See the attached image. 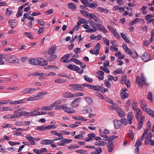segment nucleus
<instances>
[{
	"label": "nucleus",
	"mask_w": 154,
	"mask_h": 154,
	"mask_svg": "<svg viewBox=\"0 0 154 154\" xmlns=\"http://www.w3.org/2000/svg\"><path fill=\"white\" fill-rule=\"evenodd\" d=\"M82 98L78 97L73 100L71 103V106L73 108H76L78 107L81 102Z\"/></svg>",
	"instance_id": "7"
},
{
	"label": "nucleus",
	"mask_w": 154,
	"mask_h": 154,
	"mask_svg": "<svg viewBox=\"0 0 154 154\" xmlns=\"http://www.w3.org/2000/svg\"><path fill=\"white\" fill-rule=\"evenodd\" d=\"M118 137L116 135H112L111 136H109L107 137V138L106 139H104V140L107 141L108 142H109L110 141H112V140L114 139H115Z\"/></svg>",
	"instance_id": "27"
},
{
	"label": "nucleus",
	"mask_w": 154,
	"mask_h": 154,
	"mask_svg": "<svg viewBox=\"0 0 154 154\" xmlns=\"http://www.w3.org/2000/svg\"><path fill=\"white\" fill-rule=\"evenodd\" d=\"M89 24L93 28H91L90 26L87 24H83L82 26L84 28L87 29L85 31L86 32L89 33L94 32L97 30H98V29L100 27L101 24H97L92 20L90 21Z\"/></svg>",
	"instance_id": "1"
},
{
	"label": "nucleus",
	"mask_w": 154,
	"mask_h": 154,
	"mask_svg": "<svg viewBox=\"0 0 154 154\" xmlns=\"http://www.w3.org/2000/svg\"><path fill=\"white\" fill-rule=\"evenodd\" d=\"M105 86L108 88L110 87V83L109 81L108 80H105L104 83Z\"/></svg>",
	"instance_id": "61"
},
{
	"label": "nucleus",
	"mask_w": 154,
	"mask_h": 154,
	"mask_svg": "<svg viewBox=\"0 0 154 154\" xmlns=\"http://www.w3.org/2000/svg\"><path fill=\"white\" fill-rule=\"evenodd\" d=\"M118 110V111H116L119 113L118 116L121 117L124 116L125 115L124 112L120 108H119V110Z\"/></svg>",
	"instance_id": "24"
},
{
	"label": "nucleus",
	"mask_w": 154,
	"mask_h": 154,
	"mask_svg": "<svg viewBox=\"0 0 154 154\" xmlns=\"http://www.w3.org/2000/svg\"><path fill=\"white\" fill-rule=\"evenodd\" d=\"M51 140L50 139H44L40 141V143L43 145H50L52 143Z\"/></svg>",
	"instance_id": "18"
},
{
	"label": "nucleus",
	"mask_w": 154,
	"mask_h": 154,
	"mask_svg": "<svg viewBox=\"0 0 154 154\" xmlns=\"http://www.w3.org/2000/svg\"><path fill=\"white\" fill-rule=\"evenodd\" d=\"M38 100L39 98L37 96V95L35 97H32L28 98L27 99V101H34L36 100Z\"/></svg>",
	"instance_id": "34"
},
{
	"label": "nucleus",
	"mask_w": 154,
	"mask_h": 154,
	"mask_svg": "<svg viewBox=\"0 0 154 154\" xmlns=\"http://www.w3.org/2000/svg\"><path fill=\"white\" fill-rule=\"evenodd\" d=\"M98 30L99 31H102L104 33H106L107 32L106 29L102 24L100 25V27L98 28Z\"/></svg>",
	"instance_id": "25"
},
{
	"label": "nucleus",
	"mask_w": 154,
	"mask_h": 154,
	"mask_svg": "<svg viewBox=\"0 0 154 154\" xmlns=\"http://www.w3.org/2000/svg\"><path fill=\"white\" fill-rule=\"evenodd\" d=\"M62 96L64 98H70L74 97V94L67 92L63 94Z\"/></svg>",
	"instance_id": "10"
},
{
	"label": "nucleus",
	"mask_w": 154,
	"mask_h": 154,
	"mask_svg": "<svg viewBox=\"0 0 154 154\" xmlns=\"http://www.w3.org/2000/svg\"><path fill=\"white\" fill-rule=\"evenodd\" d=\"M83 87L82 84H77V91H82L83 90Z\"/></svg>",
	"instance_id": "54"
},
{
	"label": "nucleus",
	"mask_w": 154,
	"mask_h": 154,
	"mask_svg": "<svg viewBox=\"0 0 154 154\" xmlns=\"http://www.w3.org/2000/svg\"><path fill=\"white\" fill-rule=\"evenodd\" d=\"M76 152L80 153L82 154H88V152L86 150L81 149L76 150Z\"/></svg>",
	"instance_id": "42"
},
{
	"label": "nucleus",
	"mask_w": 154,
	"mask_h": 154,
	"mask_svg": "<svg viewBox=\"0 0 154 154\" xmlns=\"http://www.w3.org/2000/svg\"><path fill=\"white\" fill-rule=\"evenodd\" d=\"M31 75L33 76L39 75L40 76V78L43 77L44 74L42 73H39L38 72H37L32 73Z\"/></svg>",
	"instance_id": "36"
},
{
	"label": "nucleus",
	"mask_w": 154,
	"mask_h": 154,
	"mask_svg": "<svg viewBox=\"0 0 154 154\" xmlns=\"http://www.w3.org/2000/svg\"><path fill=\"white\" fill-rule=\"evenodd\" d=\"M129 124L131 125L132 123V121L133 119V116L132 112L128 113L127 116Z\"/></svg>",
	"instance_id": "14"
},
{
	"label": "nucleus",
	"mask_w": 154,
	"mask_h": 154,
	"mask_svg": "<svg viewBox=\"0 0 154 154\" xmlns=\"http://www.w3.org/2000/svg\"><path fill=\"white\" fill-rule=\"evenodd\" d=\"M69 61H70V62H73L78 65H79V64H81L82 63V62H81L79 60L74 58H71L69 60Z\"/></svg>",
	"instance_id": "31"
},
{
	"label": "nucleus",
	"mask_w": 154,
	"mask_h": 154,
	"mask_svg": "<svg viewBox=\"0 0 154 154\" xmlns=\"http://www.w3.org/2000/svg\"><path fill=\"white\" fill-rule=\"evenodd\" d=\"M149 100L151 102H152V94L151 92H149L147 95Z\"/></svg>",
	"instance_id": "60"
},
{
	"label": "nucleus",
	"mask_w": 154,
	"mask_h": 154,
	"mask_svg": "<svg viewBox=\"0 0 154 154\" xmlns=\"http://www.w3.org/2000/svg\"><path fill=\"white\" fill-rule=\"evenodd\" d=\"M101 129H100V135L102 137H104V138H107V137L106 135V134L105 133H104V132H101Z\"/></svg>",
	"instance_id": "58"
},
{
	"label": "nucleus",
	"mask_w": 154,
	"mask_h": 154,
	"mask_svg": "<svg viewBox=\"0 0 154 154\" xmlns=\"http://www.w3.org/2000/svg\"><path fill=\"white\" fill-rule=\"evenodd\" d=\"M61 60L63 63H66L70 62L69 60H67V59L65 55L62 57Z\"/></svg>",
	"instance_id": "59"
},
{
	"label": "nucleus",
	"mask_w": 154,
	"mask_h": 154,
	"mask_svg": "<svg viewBox=\"0 0 154 154\" xmlns=\"http://www.w3.org/2000/svg\"><path fill=\"white\" fill-rule=\"evenodd\" d=\"M89 17L91 19H93L97 22H100L101 20L95 15L93 14H90Z\"/></svg>",
	"instance_id": "17"
},
{
	"label": "nucleus",
	"mask_w": 154,
	"mask_h": 154,
	"mask_svg": "<svg viewBox=\"0 0 154 154\" xmlns=\"http://www.w3.org/2000/svg\"><path fill=\"white\" fill-rule=\"evenodd\" d=\"M12 11L10 8H7L6 10V14L8 16H10L12 14Z\"/></svg>",
	"instance_id": "51"
},
{
	"label": "nucleus",
	"mask_w": 154,
	"mask_h": 154,
	"mask_svg": "<svg viewBox=\"0 0 154 154\" xmlns=\"http://www.w3.org/2000/svg\"><path fill=\"white\" fill-rule=\"evenodd\" d=\"M5 57L10 63H18L19 62L18 59L13 55L7 54L5 55Z\"/></svg>",
	"instance_id": "5"
},
{
	"label": "nucleus",
	"mask_w": 154,
	"mask_h": 154,
	"mask_svg": "<svg viewBox=\"0 0 154 154\" xmlns=\"http://www.w3.org/2000/svg\"><path fill=\"white\" fill-rule=\"evenodd\" d=\"M113 122L116 128L118 129L120 127L122 124L120 120L117 119L115 120H114Z\"/></svg>",
	"instance_id": "16"
},
{
	"label": "nucleus",
	"mask_w": 154,
	"mask_h": 154,
	"mask_svg": "<svg viewBox=\"0 0 154 154\" xmlns=\"http://www.w3.org/2000/svg\"><path fill=\"white\" fill-rule=\"evenodd\" d=\"M80 12L85 17H89L90 14L85 10H80Z\"/></svg>",
	"instance_id": "40"
},
{
	"label": "nucleus",
	"mask_w": 154,
	"mask_h": 154,
	"mask_svg": "<svg viewBox=\"0 0 154 154\" xmlns=\"http://www.w3.org/2000/svg\"><path fill=\"white\" fill-rule=\"evenodd\" d=\"M41 60L36 58H30L28 60L29 63L33 65L38 66H45L47 64V62L43 58H40Z\"/></svg>",
	"instance_id": "2"
},
{
	"label": "nucleus",
	"mask_w": 154,
	"mask_h": 154,
	"mask_svg": "<svg viewBox=\"0 0 154 154\" xmlns=\"http://www.w3.org/2000/svg\"><path fill=\"white\" fill-rule=\"evenodd\" d=\"M107 28L110 31H111L112 33H113L115 31L116 29H114L113 27L110 25H108L107 26Z\"/></svg>",
	"instance_id": "62"
},
{
	"label": "nucleus",
	"mask_w": 154,
	"mask_h": 154,
	"mask_svg": "<svg viewBox=\"0 0 154 154\" xmlns=\"http://www.w3.org/2000/svg\"><path fill=\"white\" fill-rule=\"evenodd\" d=\"M45 69H58L59 68L58 67L52 65L48 66L45 68Z\"/></svg>",
	"instance_id": "35"
},
{
	"label": "nucleus",
	"mask_w": 154,
	"mask_h": 154,
	"mask_svg": "<svg viewBox=\"0 0 154 154\" xmlns=\"http://www.w3.org/2000/svg\"><path fill=\"white\" fill-rule=\"evenodd\" d=\"M97 4L95 2H93L92 3L89 4V5H88V7L89 8H91L93 9H94L96 8L97 6Z\"/></svg>",
	"instance_id": "30"
},
{
	"label": "nucleus",
	"mask_w": 154,
	"mask_h": 154,
	"mask_svg": "<svg viewBox=\"0 0 154 154\" xmlns=\"http://www.w3.org/2000/svg\"><path fill=\"white\" fill-rule=\"evenodd\" d=\"M41 110H42L50 111L51 110V107L49 106H43L41 107Z\"/></svg>",
	"instance_id": "44"
},
{
	"label": "nucleus",
	"mask_w": 154,
	"mask_h": 154,
	"mask_svg": "<svg viewBox=\"0 0 154 154\" xmlns=\"http://www.w3.org/2000/svg\"><path fill=\"white\" fill-rule=\"evenodd\" d=\"M140 77H140L139 76H137L136 77V81L139 85V87L142 88L143 87V85L141 82V80L144 85L146 86H149V84L148 82H146V78L144 77V74L143 73H141Z\"/></svg>",
	"instance_id": "3"
},
{
	"label": "nucleus",
	"mask_w": 154,
	"mask_h": 154,
	"mask_svg": "<svg viewBox=\"0 0 154 154\" xmlns=\"http://www.w3.org/2000/svg\"><path fill=\"white\" fill-rule=\"evenodd\" d=\"M112 105L110 106L109 109L110 110H115L116 111H118V110H119V107L118 106V105L113 103H111Z\"/></svg>",
	"instance_id": "15"
},
{
	"label": "nucleus",
	"mask_w": 154,
	"mask_h": 154,
	"mask_svg": "<svg viewBox=\"0 0 154 154\" xmlns=\"http://www.w3.org/2000/svg\"><path fill=\"white\" fill-rule=\"evenodd\" d=\"M36 129L38 130L45 131L47 130L46 126H40L37 127Z\"/></svg>",
	"instance_id": "38"
},
{
	"label": "nucleus",
	"mask_w": 154,
	"mask_h": 154,
	"mask_svg": "<svg viewBox=\"0 0 154 154\" xmlns=\"http://www.w3.org/2000/svg\"><path fill=\"white\" fill-rule=\"evenodd\" d=\"M86 102L89 104H91L92 103V100L90 97H85L84 98Z\"/></svg>",
	"instance_id": "37"
},
{
	"label": "nucleus",
	"mask_w": 154,
	"mask_h": 154,
	"mask_svg": "<svg viewBox=\"0 0 154 154\" xmlns=\"http://www.w3.org/2000/svg\"><path fill=\"white\" fill-rule=\"evenodd\" d=\"M107 146H108V151L109 152H111L114 148V145L113 142L110 141L109 142H108V144Z\"/></svg>",
	"instance_id": "13"
},
{
	"label": "nucleus",
	"mask_w": 154,
	"mask_h": 154,
	"mask_svg": "<svg viewBox=\"0 0 154 154\" xmlns=\"http://www.w3.org/2000/svg\"><path fill=\"white\" fill-rule=\"evenodd\" d=\"M72 141L71 140L64 139L60 141V143H58L57 144L59 145L63 146L65 143H69Z\"/></svg>",
	"instance_id": "11"
},
{
	"label": "nucleus",
	"mask_w": 154,
	"mask_h": 154,
	"mask_svg": "<svg viewBox=\"0 0 154 154\" xmlns=\"http://www.w3.org/2000/svg\"><path fill=\"white\" fill-rule=\"evenodd\" d=\"M145 117L144 116L141 117L140 119L139 120V122L138 124V129L140 130L142 127L143 123L144 121Z\"/></svg>",
	"instance_id": "19"
},
{
	"label": "nucleus",
	"mask_w": 154,
	"mask_h": 154,
	"mask_svg": "<svg viewBox=\"0 0 154 154\" xmlns=\"http://www.w3.org/2000/svg\"><path fill=\"white\" fill-rule=\"evenodd\" d=\"M29 141L31 142V145H35V142L33 140L34 137L29 135H27L25 137Z\"/></svg>",
	"instance_id": "20"
},
{
	"label": "nucleus",
	"mask_w": 154,
	"mask_h": 154,
	"mask_svg": "<svg viewBox=\"0 0 154 154\" xmlns=\"http://www.w3.org/2000/svg\"><path fill=\"white\" fill-rule=\"evenodd\" d=\"M61 103V101L60 100H58L57 101L54 102V103H52L51 104V105L49 106L50 107H51V110L52 109V108L56 106L59 104H60Z\"/></svg>",
	"instance_id": "22"
},
{
	"label": "nucleus",
	"mask_w": 154,
	"mask_h": 154,
	"mask_svg": "<svg viewBox=\"0 0 154 154\" xmlns=\"http://www.w3.org/2000/svg\"><path fill=\"white\" fill-rule=\"evenodd\" d=\"M48 93V92L45 91L39 92L38 94V95L37 96L39 98V100L40 99V96H43L45 95H46V94H47Z\"/></svg>",
	"instance_id": "45"
},
{
	"label": "nucleus",
	"mask_w": 154,
	"mask_h": 154,
	"mask_svg": "<svg viewBox=\"0 0 154 154\" xmlns=\"http://www.w3.org/2000/svg\"><path fill=\"white\" fill-rule=\"evenodd\" d=\"M55 51V49L54 47H52L48 51V54L46 57L47 58L48 60L49 61H52L55 59L57 57V56L54 55Z\"/></svg>",
	"instance_id": "4"
},
{
	"label": "nucleus",
	"mask_w": 154,
	"mask_h": 154,
	"mask_svg": "<svg viewBox=\"0 0 154 154\" xmlns=\"http://www.w3.org/2000/svg\"><path fill=\"white\" fill-rule=\"evenodd\" d=\"M128 136L131 139V140H133L134 139V136L133 132L131 130H129V131H128Z\"/></svg>",
	"instance_id": "33"
},
{
	"label": "nucleus",
	"mask_w": 154,
	"mask_h": 154,
	"mask_svg": "<svg viewBox=\"0 0 154 154\" xmlns=\"http://www.w3.org/2000/svg\"><path fill=\"white\" fill-rule=\"evenodd\" d=\"M97 154H100L103 151L101 148L100 147H95L94 148Z\"/></svg>",
	"instance_id": "48"
},
{
	"label": "nucleus",
	"mask_w": 154,
	"mask_h": 154,
	"mask_svg": "<svg viewBox=\"0 0 154 154\" xmlns=\"http://www.w3.org/2000/svg\"><path fill=\"white\" fill-rule=\"evenodd\" d=\"M150 55L147 52H145L142 56L143 60L146 62L148 61L150 59Z\"/></svg>",
	"instance_id": "9"
},
{
	"label": "nucleus",
	"mask_w": 154,
	"mask_h": 154,
	"mask_svg": "<svg viewBox=\"0 0 154 154\" xmlns=\"http://www.w3.org/2000/svg\"><path fill=\"white\" fill-rule=\"evenodd\" d=\"M136 118L137 119H139V118L141 116V117L142 116V112L139 109H137L136 110Z\"/></svg>",
	"instance_id": "28"
},
{
	"label": "nucleus",
	"mask_w": 154,
	"mask_h": 154,
	"mask_svg": "<svg viewBox=\"0 0 154 154\" xmlns=\"http://www.w3.org/2000/svg\"><path fill=\"white\" fill-rule=\"evenodd\" d=\"M106 142L104 141H100L99 142H97L94 143V145L95 146H103L104 145L106 144Z\"/></svg>",
	"instance_id": "32"
},
{
	"label": "nucleus",
	"mask_w": 154,
	"mask_h": 154,
	"mask_svg": "<svg viewBox=\"0 0 154 154\" xmlns=\"http://www.w3.org/2000/svg\"><path fill=\"white\" fill-rule=\"evenodd\" d=\"M66 66L70 69L76 71L80 74H82L83 71V69L81 70L80 68L78 66L75 65L70 64L68 66Z\"/></svg>",
	"instance_id": "6"
},
{
	"label": "nucleus",
	"mask_w": 154,
	"mask_h": 154,
	"mask_svg": "<svg viewBox=\"0 0 154 154\" xmlns=\"http://www.w3.org/2000/svg\"><path fill=\"white\" fill-rule=\"evenodd\" d=\"M57 126L56 125H49L46 126L47 130L54 129L56 128Z\"/></svg>",
	"instance_id": "46"
},
{
	"label": "nucleus",
	"mask_w": 154,
	"mask_h": 154,
	"mask_svg": "<svg viewBox=\"0 0 154 154\" xmlns=\"http://www.w3.org/2000/svg\"><path fill=\"white\" fill-rule=\"evenodd\" d=\"M68 5L69 8L72 10H75L76 9V5L73 3H69Z\"/></svg>",
	"instance_id": "21"
},
{
	"label": "nucleus",
	"mask_w": 154,
	"mask_h": 154,
	"mask_svg": "<svg viewBox=\"0 0 154 154\" xmlns=\"http://www.w3.org/2000/svg\"><path fill=\"white\" fill-rule=\"evenodd\" d=\"M65 112L68 113H73L75 112L73 109L70 107H67V104H66L63 110Z\"/></svg>",
	"instance_id": "8"
},
{
	"label": "nucleus",
	"mask_w": 154,
	"mask_h": 154,
	"mask_svg": "<svg viewBox=\"0 0 154 154\" xmlns=\"http://www.w3.org/2000/svg\"><path fill=\"white\" fill-rule=\"evenodd\" d=\"M23 34L25 35L26 37L30 38L31 39H33L34 38L33 36L30 32H25L23 33Z\"/></svg>",
	"instance_id": "26"
},
{
	"label": "nucleus",
	"mask_w": 154,
	"mask_h": 154,
	"mask_svg": "<svg viewBox=\"0 0 154 154\" xmlns=\"http://www.w3.org/2000/svg\"><path fill=\"white\" fill-rule=\"evenodd\" d=\"M125 51L128 54L131 56L132 55V52L131 50L129 49L128 47H126Z\"/></svg>",
	"instance_id": "56"
},
{
	"label": "nucleus",
	"mask_w": 154,
	"mask_h": 154,
	"mask_svg": "<svg viewBox=\"0 0 154 154\" xmlns=\"http://www.w3.org/2000/svg\"><path fill=\"white\" fill-rule=\"evenodd\" d=\"M100 88V86L98 85L95 86L90 85L89 89L98 91H99V88Z\"/></svg>",
	"instance_id": "29"
},
{
	"label": "nucleus",
	"mask_w": 154,
	"mask_h": 154,
	"mask_svg": "<svg viewBox=\"0 0 154 154\" xmlns=\"http://www.w3.org/2000/svg\"><path fill=\"white\" fill-rule=\"evenodd\" d=\"M65 82V81L63 79H58L55 80V82L57 83H62Z\"/></svg>",
	"instance_id": "50"
},
{
	"label": "nucleus",
	"mask_w": 154,
	"mask_h": 154,
	"mask_svg": "<svg viewBox=\"0 0 154 154\" xmlns=\"http://www.w3.org/2000/svg\"><path fill=\"white\" fill-rule=\"evenodd\" d=\"M69 86L71 87L69 88V89L72 91H77V84H73L70 85Z\"/></svg>",
	"instance_id": "23"
},
{
	"label": "nucleus",
	"mask_w": 154,
	"mask_h": 154,
	"mask_svg": "<svg viewBox=\"0 0 154 154\" xmlns=\"http://www.w3.org/2000/svg\"><path fill=\"white\" fill-rule=\"evenodd\" d=\"M84 79L86 81L91 82H92L93 81V79L92 78H91L88 75H86L84 76Z\"/></svg>",
	"instance_id": "39"
},
{
	"label": "nucleus",
	"mask_w": 154,
	"mask_h": 154,
	"mask_svg": "<svg viewBox=\"0 0 154 154\" xmlns=\"http://www.w3.org/2000/svg\"><path fill=\"white\" fill-rule=\"evenodd\" d=\"M103 42L107 45H109V42L108 39L106 38H103Z\"/></svg>",
	"instance_id": "64"
},
{
	"label": "nucleus",
	"mask_w": 154,
	"mask_h": 154,
	"mask_svg": "<svg viewBox=\"0 0 154 154\" xmlns=\"http://www.w3.org/2000/svg\"><path fill=\"white\" fill-rule=\"evenodd\" d=\"M120 121L121 122V124L126 125L128 124L127 121L126 119L122 118Z\"/></svg>",
	"instance_id": "57"
},
{
	"label": "nucleus",
	"mask_w": 154,
	"mask_h": 154,
	"mask_svg": "<svg viewBox=\"0 0 154 154\" xmlns=\"http://www.w3.org/2000/svg\"><path fill=\"white\" fill-rule=\"evenodd\" d=\"M121 35L122 38L127 43H129L130 42L128 40L127 36L125 34L123 33H121Z\"/></svg>",
	"instance_id": "41"
},
{
	"label": "nucleus",
	"mask_w": 154,
	"mask_h": 154,
	"mask_svg": "<svg viewBox=\"0 0 154 154\" xmlns=\"http://www.w3.org/2000/svg\"><path fill=\"white\" fill-rule=\"evenodd\" d=\"M66 104L61 105L57 106L55 107L56 110H60L63 109V110Z\"/></svg>",
	"instance_id": "47"
},
{
	"label": "nucleus",
	"mask_w": 154,
	"mask_h": 154,
	"mask_svg": "<svg viewBox=\"0 0 154 154\" xmlns=\"http://www.w3.org/2000/svg\"><path fill=\"white\" fill-rule=\"evenodd\" d=\"M24 112L21 110V109H19L14 111V113L16 114V116H17V118H18L21 116H24Z\"/></svg>",
	"instance_id": "12"
},
{
	"label": "nucleus",
	"mask_w": 154,
	"mask_h": 154,
	"mask_svg": "<svg viewBox=\"0 0 154 154\" xmlns=\"http://www.w3.org/2000/svg\"><path fill=\"white\" fill-rule=\"evenodd\" d=\"M147 8V7L146 6H144L141 8L140 11H142V13L143 14H146L147 13V11L145 10Z\"/></svg>",
	"instance_id": "52"
},
{
	"label": "nucleus",
	"mask_w": 154,
	"mask_h": 154,
	"mask_svg": "<svg viewBox=\"0 0 154 154\" xmlns=\"http://www.w3.org/2000/svg\"><path fill=\"white\" fill-rule=\"evenodd\" d=\"M147 112L151 116L154 118V111L150 109H148L147 110Z\"/></svg>",
	"instance_id": "49"
},
{
	"label": "nucleus",
	"mask_w": 154,
	"mask_h": 154,
	"mask_svg": "<svg viewBox=\"0 0 154 154\" xmlns=\"http://www.w3.org/2000/svg\"><path fill=\"white\" fill-rule=\"evenodd\" d=\"M122 94L121 98L123 100L129 97V94L127 93H125Z\"/></svg>",
	"instance_id": "53"
},
{
	"label": "nucleus",
	"mask_w": 154,
	"mask_h": 154,
	"mask_svg": "<svg viewBox=\"0 0 154 154\" xmlns=\"http://www.w3.org/2000/svg\"><path fill=\"white\" fill-rule=\"evenodd\" d=\"M92 0H84L82 3L85 5V6H87L89 4H90L91 2H92Z\"/></svg>",
	"instance_id": "43"
},
{
	"label": "nucleus",
	"mask_w": 154,
	"mask_h": 154,
	"mask_svg": "<svg viewBox=\"0 0 154 154\" xmlns=\"http://www.w3.org/2000/svg\"><path fill=\"white\" fill-rule=\"evenodd\" d=\"M113 34L117 39H119L120 38V36L116 31V30L113 33Z\"/></svg>",
	"instance_id": "55"
},
{
	"label": "nucleus",
	"mask_w": 154,
	"mask_h": 154,
	"mask_svg": "<svg viewBox=\"0 0 154 154\" xmlns=\"http://www.w3.org/2000/svg\"><path fill=\"white\" fill-rule=\"evenodd\" d=\"M37 23L40 26H42L45 24V22L42 19H38L37 21Z\"/></svg>",
	"instance_id": "63"
}]
</instances>
